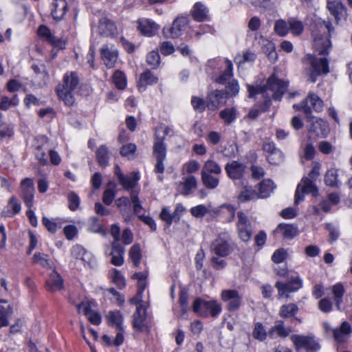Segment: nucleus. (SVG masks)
Returning <instances> with one entry per match:
<instances>
[{
  "mask_svg": "<svg viewBox=\"0 0 352 352\" xmlns=\"http://www.w3.org/2000/svg\"><path fill=\"white\" fill-rule=\"evenodd\" d=\"M287 82L276 78L273 74L267 80L264 86L248 85L249 97L252 98L258 94H262L264 98L270 99L271 97L274 100H280L283 94L286 91Z\"/></svg>",
  "mask_w": 352,
  "mask_h": 352,
  "instance_id": "1",
  "label": "nucleus"
},
{
  "mask_svg": "<svg viewBox=\"0 0 352 352\" xmlns=\"http://www.w3.org/2000/svg\"><path fill=\"white\" fill-rule=\"evenodd\" d=\"M311 30L314 50L319 54H327L331 48V44L327 34L331 36L333 32L331 24L329 22L318 21L311 26Z\"/></svg>",
  "mask_w": 352,
  "mask_h": 352,
  "instance_id": "2",
  "label": "nucleus"
},
{
  "mask_svg": "<svg viewBox=\"0 0 352 352\" xmlns=\"http://www.w3.org/2000/svg\"><path fill=\"white\" fill-rule=\"evenodd\" d=\"M80 79L76 72H67L62 82L56 87V94L58 98L67 106H72L75 102V94L78 87Z\"/></svg>",
  "mask_w": 352,
  "mask_h": 352,
  "instance_id": "3",
  "label": "nucleus"
},
{
  "mask_svg": "<svg viewBox=\"0 0 352 352\" xmlns=\"http://www.w3.org/2000/svg\"><path fill=\"white\" fill-rule=\"evenodd\" d=\"M320 164L315 162L308 176L304 177L298 184L295 192V205H298L303 201L305 194L311 193L314 197L318 195V189L315 184V182L320 175Z\"/></svg>",
  "mask_w": 352,
  "mask_h": 352,
  "instance_id": "4",
  "label": "nucleus"
},
{
  "mask_svg": "<svg viewBox=\"0 0 352 352\" xmlns=\"http://www.w3.org/2000/svg\"><path fill=\"white\" fill-rule=\"evenodd\" d=\"M302 61L305 65L306 74L309 76L308 79L312 82L316 80L318 76L329 72V62L326 58H317L307 54Z\"/></svg>",
  "mask_w": 352,
  "mask_h": 352,
  "instance_id": "5",
  "label": "nucleus"
},
{
  "mask_svg": "<svg viewBox=\"0 0 352 352\" xmlns=\"http://www.w3.org/2000/svg\"><path fill=\"white\" fill-rule=\"evenodd\" d=\"M234 249V244L227 233H221L210 245L211 253L219 257H226Z\"/></svg>",
  "mask_w": 352,
  "mask_h": 352,
  "instance_id": "6",
  "label": "nucleus"
},
{
  "mask_svg": "<svg viewBox=\"0 0 352 352\" xmlns=\"http://www.w3.org/2000/svg\"><path fill=\"white\" fill-rule=\"evenodd\" d=\"M295 349L297 352H316L320 346L313 336L294 334L290 337Z\"/></svg>",
  "mask_w": 352,
  "mask_h": 352,
  "instance_id": "7",
  "label": "nucleus"
},
{
  "mask_svg": "<svg viewBox=\"0 0 352 352\" xmlns=\"http://www.w3.org/2000/svg\"><path fill=\"white\" fill-rule=\"evenodd\" d=\"M221 305L216 300L205 301L197 298L193 303L194 312L204 317L208 316L217 317L221 313Z\"/></svg>",
  "mask_w": 352,
  "mask_h": 352,
  "instance_id": "8",
  "label": "nucleus"
},
{
  "mask_svg": "<svg viewBox=\"0 0 352 352\" xmlns=\"http://www.w3.org/2000/svg\"><path fill=\"white\" fill-rule=\"evenodd\" d=\"M175 132L173 129L164 124H160L155 129L153 152L154 154H165L166 146L164 140L167 135H173Z\"/></svg>",
  "mask_w": 352,
  "mask_h": 352,
  "instance_id": "9",
  "label": "nucleus"
},
{
  "mask_svg": "<svg viewBox=\"0 0 352 352\" xmlns=\"http://www.w3.org/2000/svg\"><path fill=\"white\" fill-rule=\"evenodd\" d=\"M293 107L297 110L303 111L307 116H310L311 108L318 112L322 110L323 102L317 95L309 94L302 103L294 104Z\"/></svg>",
  "mask_w": 352,
  "mask_h": 352,
  "instance_id": "10",
  "label": "nucleus"
},
{
  "mask_svg": "<svg viewBox=\"0 0 352 352\" xmlns=\"http://www.w3.org/2000/svg\"><path fill=\"white\" fill-rule=\"evenodd\" d=\"M302 286V281L298 276H292L287 283L278 281L275 287L280 297L288 298L289 294L296 292Z\"/></svg>",
  "mask_w": 352,
  "mask_h": 352,
  "instance_id": "11",
  "label": "nucleus"
},
{
  "mask_svg": "<svg viewBox=\"0 0 352 352\" xmlns=\"http://www.w3.org/2000/svg\"><path fill=\"white\" fill-rule=\"evenodd\" d=\"M221 300L226 302V308L229 311L239 309L242 305V296L235 289H224L221 293Z\"/></svg>",
  "mask_w": 352,
  "mask_h": 352,
  "instance_id": "12",
  "label": "nucleus"
},
{
  "mask_svg": "<svg viewBox=\"0 0 352 352\" xmlns=\"http://www.w3.org/2000/svg\"><path fill=\"white\" fill-rule=\"evenodd\" d=\"M238 222L236 223L239 236L245 242L248 241L252 236V228L248 217L242 211L237 213Z\"/></svg>",
  "mask_w": 352,
  "mask_h": 352,
  "instance_id": "13",
  "label": "nucleus"
},
{
  "mask_svg": "<svg viewBox=\"0 0 352 352\" xmlns=\"http://www.w3.org/2000/svg\"><path fill=\"white\" fill-rule=\"evenodd\" d=\"M101 58L109 69L113 68L118 58V51L112 44H105L100 48Z\"/></svg>",
  "mask_w": 352,
  "mask_h": 352,
  "instance_id": "14",
  "label": "nucleus"
},
{
  "mask_svg": "<svg viewBox=\"0 0 352 352\" xmlns=\"http://www.w3.org/2000/svg\"><path fill=\"white\" fill-rule=\"evenodd\" d=\"M34 183L32 179L25 178L21 182L20 195L25 206L31 208L34 204Z\"/></svg>",
  "mask_w": 352,
  "mask_h": 352,
  "instance_id": "15",
  "label": "nucleus"
},
{
  "mask_svg": "<svg viewBox=\"0 0 352 352\" xmlns=\"http://www.w3.org/2000/svg\"><path fill=\"white\" fill-rule=\"evenodd\" d=\"M93 303L89 301H82L77 305L76 307L79 313L86 316L87 320L93 324L98 325L101 322L100 315L92 310Z\"/></svg>",
  "mask_w": 352,
  "mask_h": 352,
  "instance_id": "16",
  "label": "nucleus"
},
{
  "mask_svg": "<svg viewBox=\"0 0 352 352\" xmlns=\"http://www.w3.org/2000/svg\"><path fill=\"white\" fill-rule=\"evenodd\" d=\"M197 186V180L192 175L184 176L182 181L177 184V191L182 195H190Z\"/></svg>",
  "mask_w": 352,
  "mask_h": 352,
  "instance_id": "17",
  "label": "nucleus"
},
{
  "mask_svg": "<svg viewBox=\"0 0 352 352\" xmlns=\"http://www.w3.org/2000/svg\"><path fill=\"white\" fill-rule=\"evenodd\" d=\"M228 97L222 90H214L207 96V107L211 111L216 110L219 106L224 104Z\"/></svg>",
  "mask_w": 352,
  "mask_h": 352,
  "instance_id": "18",
  "label": "nucleus"
},
{
  "mask_svg": "<svg viewBox=\"0 0 352 352\" xmlns=\"http://www.w3.org/2000/svg\"><path fill=\"white\" fill-rule=\"evenodd\" d=\"M138 30L145 36H154L160 29L159 25L148 19H140L138 21Z\"/></svg>",
  "mask_w": 352,
  "mask_h": 352,
  "instance_id": "19",
  "label": "nucleus"
},
{
  "mask_svg": "<svg viewBox=\"0 0 352 352\" xmlns=\"http://www.w3.org/2000/svg\"><path fill=\"white\" fill-rule=\"evenodd\" d=\"M38 35L43 40L47 41L53 46L63 49L65 43L63 39L56 38L50 32V29L45 25H41L37 30Z\"/></svg>",
  "mask_w": 352,
  "mask_h": 352,
  "instance_id": "20",
  "label": "nucleus"
},
{
  "mask_svg": "<svg viewBox=\"0 0 352 352\" xmlns=\"http://www.w3.org/2000/svg\"><path fill=\"white\" fill-rule=\"evenodd\" d=\"M292 330L290 327H286L282 320L275 322L268 331V336L272 339L277 338H285L292 333Z\"/></svg>",
  "mask_w": 352,
  "mask_h": 352,
  "instance_id": "21",
  "label": "nucleus"
},
{
  "mask_svg": "<svg viewBox=\"0 0 352 352\" xmlns=\"http://www.w3.org/2000/svg\"><path fill=\"white\" fill-rule=\"evenodd\" d=\"M146 307L143 304H139L133 315V326L139 331H143L146 327Z\"/></svg>",
  "mask_w": 352,
  "mask_h": 352,
  "instance_id": "22",
  "label": "nucleus"
},
{
  "mask_svg": "<svg viewBox=\"0 0 352 352\" xmlns=\"http://www.w3.org/2000/svg\"><path fill=\"white\" fill-rule=\"evenodd\" d=\"M187 19L184 17L176 18L170 28H164L162 32L165 36L177 38L182 31L183 28L186 25Z\"/></svg>",
  "mask_w": 352,
  "mask_h": 352,
  "instance_id": "23",
  "label": "nucleus"
},
{
  "mask_svg": "<svg viewBox=\"0 0 352 352\" xmlns=\"http://www.w3.org/2000/svg\"><path fill=\"white\" fill-rule=\"evenodd\" d=\"M307 116L308 122H311L310 131L316 135H326L329 133V126L327 122L316 117Z\"/></svg>",
  "mask_w": 352,
  "mask_h": 352,
  "instance_id": "24",
  "label": "nucleus"
},
{
  "mask_svg": "<svg viewBox=\"0 0 352 352\" xmlns=\"http://www.w3.org/2000/svg\"><path fill=\"white\" fill-rule=\"evenodd\" d=\"M327 7L338 23L340 21L346 19V10L340 1H328Z\"/></svg>",
  "mask_w": 352,
  "mask_h": 352,
  "instance_id": "25",
  "label": "nucleus"
},
{
  "mask_svg": "<svg viewBox=\"0 0 352 352\" xmlns=\"http://www.w3.org/2000/svg\"><path fill=\"white\" fill-rule=\"evenodd\" d=\"M246 166L237 161L227 164L226 170L228 177L232 179H238L243 177Z\"/></svg>",
  "mask_w": 352,
  "mask_h": 352,
  "instance_id": "26",
  "label": "nucleus"
},
{
  "mask_svg": "<svg viewBox=\"0 0 352 352\" xmlns=\"http://www.w3.org/2000/svg\"><path fill=\"white\" fill-rule=\"evenodd\" d=\"M98 32L104 36H113L116 34L117 28L111 20L107 17H103L99 21Z\"/></svg>",
  "mask_w": 352,
  "mask_h": 352,
  "instance_id": "27",
  "label": "nucleus"
},
{
  "mask_svg": "<svg viewBox=\"0 0 352 352\" xmlns=\"http://www.w3.org/2000/svg\"><path fill=\"white\" fill-rule=\"evenodd\" d=\"M72 254L74 258L87 263L90 268H94L96 266L95 260L91 258L89 254L87 253L85 249L81 245H76L74 246L72 249Z\"/></svg>",
  "mask_w": 352,
  "mask_h": 352,
  "instance_id": "28",
  "label": "nucleus"
},
{
  "mask_svg": "<svg viewBox=\"0 0 352 352\" xmlns=\"http://www.w3.org/2000/svg\"><path fill=\"white\" fill-rule=\"evenodd\" d=\"M46 288L51 292L59 291L63 288V279L56 271H52L45 283Z\"/></svg>",
  "mask_w": 352,
  "mask_h": 352,
  "instance_id": "29",
  "label": "nucleus"
},
{
  "mask_svg": "<svg viewBox=\"0 0 352 352\" xmlns=\"http://www.w3.org/2000/svg\"><path fill=\"white\" fill-rule=\"evenodd\" d=\"M112 251L110 253L111 256V263L116 266H121L124 263V248L117 242H112Z\"/></svg>",
  "mask_w": 352,
  "mask_h": 352,
  "instance_id": "30",
  "label": "nucleus"
},
{
  "mask_svg": "<svg viewBox=\"0 0 352 352\" xmlns=\"http://www.w3.org/2000/svg\"><path fill=\"white\" fill-rule=\"evenodd\" d=\"M351 331L352 329L350 324L344 321L341 324L340 328L333 330V338L338 342H344L349 337Z\"/></svg>",
  "mask_w": 352,
  "mask_h": 352,
  "instance_id": "31",
  "label": "nucleus"
},
{
  "mask_svg": "<svg viewBox=\"0 0 352 352\" xmlns=\"http://www.w3.org/2000/svg\"><path fill=\"white\" fill-rule=\"evenodd\" d=\"M208 8L201 2L195 3L191 10L192 18L199 22L208 20Z\"/></svg>",
  "mask_w": 352,
  "mask_h": 352,
  "instance_id": "32",
  "label": "nucleus"
},
{
  "mask_svg": "<svg viewBox=\"0 0 352 352\" xmlns=\"http://www.w3.org/2000/svg\"><path fill=\"white\" fill-rule=\"evenodd\" d=\"M298 232V228L296 226L287 223H280L274 230V233L279 234L283 237L287 239L294 238L297 235Z\"/></svg>",
  "mask_w": 352,
  "mask_h": 352,
  "instance_id": "33",
  "label": "nucleus"
},
{
  "mask_svg": "<svg viewBox=\"0 0 352 352\" xmlns=\"http://www.w3.org/2000/svg\"><path fill=\"white\" fill-rule=\"evenodd\" d=\"M139 179L140 176L137 172H132L129 175H124V174H120L119 175V182L126 190L134 188Z\"/></svg>",
  "mask_w": 352,
  "mask_h": 352,
  "instance_id": "34",
  "label": "nucleus"
},
{
  "mask_svg": "<svg viewBox=\"0 0 352 352\" xmlns=\"http://www.w3.org/2000/svg\"><path fill=\"white\" fill-rule=\"evenodd\" d=\"M67 10V3L65 0H54L52 14L54 19L60 20L65 15Z\"/></svg>",
  "mask_w": 352,
  "mask_h": 352,
  "instance_id": "35",
  "label": "nucleus"
},
{
  "mask_svg": "<svg viewBox=\"0 0 352 352\" xmlns=\"http://www.w3.org/2000/svg\"><path fill=\"white\" fill-rule=\"evenodd\" d=\"M223 62L225 65V69L222 74L218 77L216 82L224 85L233 76V65L231 60L223 59Z\"/></svg>",
  "mask_w": 352,
  "mask_h": 352,
  "instance_id": "36",
  "label": "nucleus"
},
{
  "mask_svg": "<svg viewBox=\"0 0 352 352\" xmlns=\"http://www.w3.org/2000/svg\"><path fill=\"white\" fill-rule=\"evenodd\" d=\"M256 54L250 51L246 50L241 54H238L235 56L234 61L237 65L238 67H241L245 63H252L256 59Z\"/></svg>",
  "mask_w": 352,
  "mask_h": 352,
  "instance_id": "37",
  "label": "nucleus"
},
{
  "mask_svg": "<svg viewBox=\"0 0 352 352\" xmlns=\"http://www.w3.org/2000/svg\"><path fill=\"white\" fill-rule=\"evenodd\" d=\"M219 117L226 124L229 125L236 119L237 110L234 107L226 108L220 111Z\"/></svg>",
  "mask_w": 352,
  "mask_h": 352,
  "instance_id": "38",
  "label": "nucleus"
},
{
  "mask_svg": "<svg viewBox=\"0 0 352 352\" xmlns=\"http://www.w3.org/2000/svg\"><path fill=\"white\" fill-rule=\"evenodd\" d=\"M158 78L151 71L146 70L140 75L138 85L140 87H145L156 84Z\"/></svg>",
  "mask_w": 352,
  "mask_h": 352,
  "instance_id": "39",
  "label": "nucleus"
},
{
  "mask_svg": "<svg viewBox=\"0 0 352 352\" xmlns=\"http://www.w3.org/2000/svg\"><path fill=\"white\" fill-rule=\"evenodd\" d=\"M109 325L115 326L116 329L123 328L122 316L119 311H110L107 316Z\"/></svg>",
  "mask_w": 352,
  "mask_h": 352,
  "instance_id": "40",
  "label": "nucleus"
},
{
  "mask_svg": "<svg viewBox=\"0 0 352 352\" xmlns=\"http://www.w3.org/2000/svg\"><path fill=\"white\" fill-rule=\"evenodd\" d=\"M274 183L270 179L263 180L259 184V198L267 197L274 189Z\"/></svg>",
  "mask_w": 352,
  "mask_h": 352,
  "instance_id": "41",
  "label": "nucleus"
},
{
  "mask_svg": "<svg viewBox=\"0 0 352 352\" xmlns=\"http://www.w3.org/2000/svg\"><path fill=\"white\" fill-rule=\"evenodd\" d=\"M289 29L294 36H297L302 34L304 30V25L302 21L295 18L289 19Z\"/></svg>",
  "mask_w": 352,
  "mask_h": 352,
  "instance_id": "42",
  "label": "nucleus"
},
{
  "mask_svg": "<svg viewBox=\"0 0 352 352\" xmlns=\"http://www.w3.org/2000/svg\"><path fill=\"white\" fill-rule=\"evenodd\" d=\"M259 198L258 194L254 190L252 187L245 186L238 196L240 201L245 202Z\"/></svg>",
  "mask_w": 352,
  "mask_h": 352,
  "instance_id": "43",
  "label": "nucleus"
},
{
  "mask_svg": "<svg viewBox=\"0 0 352 352\" xmlns=\"http://www.w3.org/2000/svg\"><path fill=\"white\" fill-rule=\"evenodd\" d=\"M332 292L335 298L336 306L338 309H340L342 298L344 294L345 289L342 284L337 283L332 287Z\"/></svg>",
  "mask_w": 352,
  "mask_h": 352,
  "instance_id": "44",
  "label": "nucleus"
},
{
  "mask_svg": "<svg viewBox=\"0 0 352 352\" xmlns=\"http://www.w3.org/2000/svg\"><path fill=\"white\" fill-rule=\"evenodd\" d=\"M274 32L280 36H285L289 32V20L278 19L274 23Z\"/></svg>",
  "mask_w": 352,
  "mask_h": 352,
  "instance_id": "45",
  "label": "nucleus"
},
{
  "mask_svg": "<svg viewBox=\"0 0 352 352\" xmlns=\"http://www.w3.org/2000/svg\"><path fill=\"white\" fill-rule=\"evenodd\" d=\"M201 179L206 187L210 189L215 188L219 182L218 177L212 176L208 173H206V171L201 172Z\"/></svg>",
  "mask_w": 352,
  "mask_h": 352,
  "instance_id": "46",
  "label": "nucleus"
},
{
  "mask_svg": "<svg viewBox=\"0 0 352 352\" xmlns=\"http://www.w3.org/2000/svg\"><path fill=\"white\" fill-rule=\"evenodd\" d=\"M113 82L119 89H124L126 87V77L120 70H116L112 77Z\"/></svg>",
  "mask_w": 352,
  "mask_h": 352,
  "instance_id": "47",
  "label": "nucleus"
},
{
  "mask_svg": "<svg viewBox=\"0 0 352 352\" xmlns=\"http://www.w3.org/2000/svg\"><path fill=\"white\" fill-rule=\"evenodd\" d=\"M129 257L134 266L140 265L142 258V250L139 244H134L129 250Z\"/></svg>",
  "mask_w": 352,
  "mask_h": 352,
  "instance_id": "48",
  "label": "nucleus"
},
{
  "mask_svg": "<svg viewBox=\"0 0 352 352\" xmlns=\"http://www.w3.org/2000/svg\"><path fill=\"white\" fill-rule=\"evenodd\" d=\"M2 114L0 113V139L4 140L11 138L14 135L13 127L2 120Z\"/></svg>",
  "mask_w": 352,
  "mask_h": 352,
  "instance_id": "49",
  "label": "nucleus"
},
{
  "mask_svg": "<svg viewBox=\"0 0 352 352\" xmlns=\"http://www.w3.org/2000/svg\"><path fill=\"white\" fill-rule=\"evenodd\" d=\"M267 336L268 331H266V329L263 324L261 322L255 323L252 331V336L254 337V338L262 342L266 339Z\"/></svg>",
  "mask_w": 352,
  "mask_h": 352,
  "instance_id": "50",
  "label": "nucleus"
},
{
  "mask_svg": "<svg viewBox=\"0 0 352 352\" xmlns=\"http://www.w3.org/2000/svg\"><path fill=\"white\" fill-rule=\"evenodd\" d=\"M265 43L263 44V50L264 53L267 56L268 58L271 61H276L278 58V56L275 51L274 44L268 40H265Z\"/></svg>",
  "mask_w": 352,
  "mask_h": 352,
  "instance_id": "51",
  "label": "nucleus"
},
{
  "mask_svg": "<svg viewBox=\"0 0 352 352\" xmlns=\"http://www.w3.org/2000/svg\"><path fill=\"white\" fill-rule=\"evenodd\" d=\"M298 310V307L293 303L283 305L279 311V315L282 318H289L294 316Z\"/></svg>",
  "mask_w": 352,
  "mask_h": 352,
  "instance_id": "52",
  "label": "nucleus"
},
{
  "mask_svg": "<svg viewBox=\"0 0 352 352\" xmlns=\"http://www.w3.org/2000/svg\"><path fill=\"white\" fill-rule=\"evenodd\" d=\"M325 184L331 187H338L340 183L338 179L337 170L331 169L328 170L324 176Z\"/></svg>",
  "mask_w": 352,
  "mask_h": 352,
  "instance_id": "53",
  "label": "nucleus"
},
{
  "mask_svg": "<svg viewBox=\"0 0 352 352\" xmlns=\"http://www.w3.org/2000/svg\"><path fill=\"white\" fill-rule=\"evenodd\" d=\"M239 91V85L236 80H232L226 87V95L228 97H232L237 95Z\"/></svg>",
  "mask_w": 352,
  "mask_h": 352,
  "instance_id": "54",
  "label": "nucleus"
},
{
  "mask_svg": "<svg viewBox=\"0 0 352 352\" xmlns=\"http://www.w3.org/2000/svg\"><path fill=\"white\" fill-rule=\"evenodd\" d=\"M33 262L38 263L43 267H51L48 256L47 254H42L41 253H35L32 257Z\"/></svg>",
  "mask_w": 352,
  "mask_h": 352,
  "instance_id": "55",
  "label": "nucleus"
},
{
  "mask_svg": "<svg viewBox=\"0 0 352 352\" xmlns=\"http://www.w3.org/2000/svg\"><path fill=\"white\" fill-rule=\"evenodd\" d=\"M146 62L151 67H152V68H157L160 63V56L159 53L155 51L148 53L146 56Z\"/></svg>",
  "mask_w": 352,
  "mask_h": 352,
  "instance_id": "56",
  "label": "nucleus"
},
{
  "mask_svg": "<svg viewBox=\"0 0 352 352\" xmlns=\"http://www.w3.org/2000/svg\"><path fill=\"white\" fill-rule=\"evenodd\" d=\"M191 104L193 109L198 112H203L207 107V102L201 98L194 96L191 99Z\"/></svg>",
  "mask_w": 352,
  "mask_h": 352,
  "instance_id": "57",
  "label": "nucleus"
},
{
  "mask_svg": "<svg viewBox=\"0 0 352 352\" xmlns=\"http://www.w3.org/2000/svg\"><path fill=\"white\" fill-rule=\"evenodd\" d=\"M177 210V209L172 214L168 208H164L160 213V218L162 221L166 222L167 225L170 226L176 218Z\"/></svg>",
  "mask_w": 352,
  "mask_h": 352,
  "instance_id": "58",
  "label": "nucleus"
},
{
  "mask_svg": "<svg viewBox=\"0 0 352 352\" xmlns=\"http://www.w3.org/2000/svg\"><path fill=\"white\" fill-rule=\"evenodd\" d=\"M202 171H206V173H214L216 175L220 174L221 172V168L219 166L212 161H208L206 162L204 167Z\"/></svg>",
  "mask_w": 352,
  "mask_h": 352,
  "instance_id": "59",
  "label": "nucleus"
},
{
  "mask_svg": "<svg viewBox=\"0 0 352 352\" xmlns=\"http://www.w3.org/2000/svg\"><path fill=\"white\" fill-rule=\"evenodd\" d=\"M68 201H69V208L75 211L78 209L80 204V198L74 192H70L67 196Z\"/></svg>",
  "mask_w": 352,
  "mask_h": 352,
  "instance_id": "60",
  "label": "nucleus"
},
{
  "mask_svg": "<svg viewBox=\"0 0 352 352\" xmlns=\"http://www.w3.org/2000/svg\"><path fill=\"white\" fill-rule=\"evenodd\" d=\"M191 214L196 218H201L208 212V209L204 205H198L190 209Z\"/></svg>",
  "mask_w": 352,
  "mask_h": 352,
  "instance_id": "61",
  "label": "nucleus"
},
{
  "mask_svg": "<svg viewBox=\"0 0 352 352\" xmlns=\"http://www.w3.org/2000/svg\"><path fill=\"white\" fill-rule=\"evenodd\" d=\"M112 279L113 283L120 288L124 287L126 283L124 276L121 274L120 272L116 269H113Z\"/></svg>",
  "mask_w": 352,
  "mask_h": 352,
  "instance_id": "62",
  "label": "nucleus"
},
{
  "mask_svg": "<svg viewBox=\"0 0 352 352\" xmlns=\"http://www.w3.org/2000/svg\"><path fill=\"white\" fill-rule=\"evenodd\" d=\"M200 168V164L196 161H190L186 163L183 166V170L188 174H192L197 172Z\"/></svg>",
  "mask_w": 352,
  "mask_h": 352,
  "instance_id": "63",
  "label": "nucleus"
},
{
  "mask_svg": "<svg viewBox=\"0 0 352 352\" xmlns=\"http://www.w3.org/2000/svg\"><path fill=\"white\" fill-rule=\"evenodd\" d=\"M286 256H287L286 251L284 249L280 248V249L276 250L274 252V254L272 256V260L273 262H274L276 263H279L283 262L286 258Z\"/></svg>",
  "mask_w": 352,
  "mask_h": 352,
  "instance_id": "64",
  "label": "nucleus"
}]
</instances>
